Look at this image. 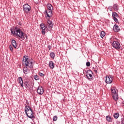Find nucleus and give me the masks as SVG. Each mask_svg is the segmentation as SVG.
Wrapping results in <instances>:
<instances>
[{
    "label": "nucleus",
    "instance_id": "1",
    "mask_svg": "<svg viewBox=\"0 0 124 124\" xmlns=\"http://www.w3.org/2000/svg\"><path fill=\"white\" fill-rule=\"evenodd\" d=\"M33 60L32 59H30L28 58H26V56H24L23 58L22 63L25 66L23 68V71L24 74H28L31 71L29 68L32 69L33 68ZM29 67V68H28Z\"/></svg>",
    "mask_w": 124,
    "mask_h": 124
},
{
    "label": "nucleus",
    "instance_id": "2",
    "mask_svg": "<svg viewBox=\"0 0 124 124\" xmlns=\"http://www.w3.org/2000/svg\"><path fill=\"white\" fill-rule=\"evenodd\" d=\"M40 27L41 28V30H42V33L43 34H45V32L47 31V30L48 31H50L53 27H54V24H53V22L49 20V18H48V20L47 21V23L45 24L44 23H42L40 25Z\"/></svg>",
    "mask_w": 124,
    "mask_h": 124
},
{
    "label": "nucleus",
    "instance_id": "3",
    "mask_svg": "<svg viewBox=\"0 0 124 124\" xmlns=\"http://www.w3.org/2000/svg\"><path fill=\"white\" fill-rule=\"evenodd\" d=\"M11 33L16 35V38L18 39L21 38L22 40H25V33L23 31L20 30V28L16 27L14 30H11Z\"/></svg>",
    "mask_w": 124,
    "mask_h": 124
},
{
    "label": "nucleus",
    "instance_id": "4",
    "mask_svg": "<svg viewBox=\"0 0 124 124\" xmlns=\"http://www.w3.org/2000/svg\"><path fill=\"white\" fill-rule=\"evenodd\" d=\"M26 103L25 105V112L26 116L29 119H35V116L33 115V112H32V109L30 106H29V102L26 100Z\"/></svg>",
    "mask_w": 124,
    "mask_h": 124
},
{
    "label": "nucleus",
    "instance_id": "5",
    "mask_svg": "<svg viewBox=\"0 0 124 124\" xmlns=\"http://www.w3.org/2000/svg\"><path fill=\"white\" fill-rule=\"evenodd\" d=\"M23 86H24L27 90H31V87H32V81L29 80L24 81Z\"/></svg>",
    "mask_w": 124,
    "mask_h": 124
},
{
    "label": "nucleus",
    "instance_id": "6",
    "mask_svg": "<svg viewBox=\"0 0 124 124\" xmlns=\"http://www.w3.org/2000/svg\"><path fill=\"white\" fill-rule=\"evenodd\" d=\"M31 6L28 3L25 4L23 6V10L24 13H26L27 14L30 13V11H31Z\"/></svg>",
    "mask_w": 124,
    "mask_h": 124
},
{
    "label": "nucleus",
    "instance_id": "7",
    "mask_svg": "<svg viewBox=\"0 0 124 124\" xmlns=\"http://www.w3.org/2000/svg\"><path fill=\"white\" fill-rule=\"evenodd\" d=\"M113 79L114 78L111 75L106 76L105 82L106 84H111L112 82H113Z\"/></svg>",
    "mask_w": 124,
    "mask_h": 124
},
{
    "label": "nucleus",
    "instance_id": "8",
    "mask_svg": "<svg viewBox=\"0 0 124 124\" xmlns=\"http://www.w3.org/2000/svg\"><path fill=\"white\" fill-rule=\"evenodd\" d=\"M52 11H50L49 10H45L44 12V14L46 16V19H48V18H49L50 19V17L53 16V14L52 13Z\"/></svg>",
    "mask_w": 124,
    "mask_h": 124
},
{
    "label": "nucleus",
    "instance_id": "9",
    "mask_svg": "<svg viewBox=\"0 0 124 124\" xmlns=\"http://www.w3.org/2000/svg\"><path fill=\"white\" fill-rule=\"evenodd\" d=\"M112 46L116 50H119L121 48V44L119 42L114 41L112 44Z\"/></svg>",
    "mask_w": 124,
    "mask_h": 124
},
{
    "label": "nucleus",
    "instance_id": "10",
    "mask_svg": "<svg viewBox=\"0 0 124 124\" xmlns=\"http://www.w3.org/2000/svg\"><path fill=\"white\" fill-rule=\"evenodd\" d=\"M93 71L91 70H88L86 72V76L89 80L92 79L93 78Z\"/></svg>",
    "mask_w": 124,
    "mask_h": 124
},
{
    "label": "nucleus",
    "instance_id": "11",
    "mask_svg": "<svg viewBox=\"0 0 124 124\" xmlns=\"http://www.w3.org/2000/svg\"><path fill=\"white\" fill-rule=\"evenodd\" d=\"M44 93V89L43 87L39 86L37 89V93L40 95H42V94Z\"/></svg>",
    "mask_w": 124,
    "mask_h": 124
},
{
    "label": "nucleus",
    "instance_id": "12",
    "mask_svg": "<svg viewBox=\"0 0 124 124\" xmlns=\"http://www.w3.org/2000/svg\"><path fill=\"white\" fill-rule=\"evenodd\" d=\"M17 82H18L22 88H24V81H23V78H22V77H19L18 78Z\"/></svg>",
    "mask_w": 124,
    "mask_h": 124
},
{
    "label": "nucleus",
    "instance_id": "13",
    "mask_svg": "<svg viewBox=\"0 0 124 124\" xmlns=\"http://www.w3.org/2000/svg\"><path fill=\"white\" fill-rule=\"evenodd\" d=\"M113 30L114 31L118 32V31H120V27L117 24H115L113 26Z\"/></svg>",
    "mask_w": 124,
    "mask_h": 124
},
{
    "label": "nucleus",
    "instance_id": "14",
    "mask_svg": "<svg viewBox=\"0 0 124 124\" xmlns=\"http://www.w3.org/2000/svg\"><path fill=\"white\" fill-rule=\"evenodd\" d=\"M11 42L13 47H14L15 49H17V42H16V41H15L14 39H12L11 41Z\"/></svg>",
    "mask_w": 124,
    "mask_h": 124
},
{
    "label": "nucleus",
    "instance_id": "15",
    "mask_svg": "<svg viewBox=\"0 0 124 124\" xmlns=\"http://www.w3.org/2000/svg\"><path fill=\"white\" fill-rule=\"evenodd\" d=\"M111 93L112 95L117 94V93H118V90H117V89L115 88H112L111 89Z\"/></svg>",
    "mask_w": 124,
    "mask_h": 124
},
{
    "label": "nucleus",
    "instance_id": "16",
    "mask_svg": "<svg viewBox=\"0 0 124 124\" xmlns=\"http://www.w3.org/2000/svg\"><path fill=\"white\" fill-rule=\"evenodd\" d=\"M46 6H47V10H50V11H52V10L54 9L52 4H51L50 3L47 4Z\"/></svg>",
    "mask_w": 124,
    "mask_h": 124
},
{
    "label": "nucleus",
    "instance_id": "17",
    "mask_svg": "<svg viewBox=\"0 0 124 124\" xmlns=\"http://www.w3.org/2000/svg\"><path fill=\"white\" fill-rule=\"evenodd\" d=\"M49 67L53 69V68H55V63H54V62L53 61H50L49 62Z\"/></svg>",
    "mask_w": 124,
    "mask_h": 124
},
{
    "label": "nucleus",
    "instance_id": "18",
    "mask_svg": "<svg viewBox=\"0 0 124 124\" xmlns=\"http://www.w3.org/2000/svg\"><path fill=\"white\" fill-rule=\"evenodd\" d=\"M112 7H113V9H114V10L115 11H118V10H119V6L117 4H114L113 5Z\"/></svg>",
    "mask_w": 124,
    "mask_h": 124
},
{
    "label": "nucleus",
    "instance_id": "19",
    "mask_svg": "<svg viewBox=\"0 0 124 124\" xmlns=\"http://www.w3.org/2000/svg\"><path fill=\"white\" fill-rule=\"evenodd\" d=\"M106 119L107 122H109V123H111V122H112V117H111L110 115L107 116Z\"/></svg>",
    "mask_w": 124,
    "mask_h": 124
},
{
    "label": "nucleus",
    "instance_id": "20",
    "mask_svg": "<svg viewBox=\"0 0 124 124\" xmlns=\"http://www.w3.org/2000/svg\"><path fill=\"white\" fill-rule=\"evenodd\" d=\"M112 18H116L119 17V15H118V14H117V13L115 12L112 13Z\"/></svg>",
    "mask_w": 124,
    "mask_h": 124
},
{
    "label": "nucleus",
    "instance_id": "21",
    "mask_svg": "<svg viewBox=\"0 0 124 124\" xmlns=\"http://www.w3.org/2000/svg\"><path fill=\"white\" fill-rule=\"evenodd\" d=\"M112 97L114 99V100H115V101H117L118 100V94H114L112 95Z\"/></svg>",
    "mask_w": 124,
    "mask_h": 124
},
{
    "label": "nucleus",
    "instance_id": "22",
    "mask_svg": "<svg viewBox=\"0 0 124 124\" xmlns=\"http://www.w3.org/2000/svg\"><path fill=\"white\" fill-rule=\"evenodd\" d=\"M113 117L115 119H118L120 117V114L119 113H115L113 114Z\"/></svg>",
    "mask_w": 124,
    "mask_h": 124
},
{
    "label": "nucleus",
    "instance_id": "23",
    "mask_svg": "<svg viewBox=\"0 0 124 124\" xmlns=\"http://www.w3.org/2000/svg\"><path fill=\"white\" fill-rule=\"evenodd\" d=\"M101 38H103L105 36V32L104 31H102L100 34Z\"/></svg>",
    "mask_w": 124,
    "mask_h": 124
},
{
    "label": "nucleus",
    "instance_id": "24",
    "mask_svg": "<svg viewBox=\"0 0 124 124\" xmlns=\"http://www.w3.org/2000/svg\"><path fill=\"white\" fill-rule=\"evenodd\" d=\"M50 58L54 59L55 58L56 54H55V53L54 52H51L50 55H49Z\"/></svg>",
    "mask_w": 124,
    "mask_h": 124
},
{
    "label": "nucleus",
    "instance_id": "25",
    "mask_svg": "<svg viewBox=\"0 0 124 124\" xmlns=\"http://www.w3.org/2000/svg\"><path fill=\"white\" fill-rule=\"evenodd\" d=\"M93 71L95 72V73H97V70H98V67L95 66V67H93Z\"/></svg>",
    "mask_w": 124,
    "mask_h": 124
},
{
    "label": "nucleus",
    "instance_id": "26",
    "mask_svg": "<svg viewBox=\"0 0 124 124\" xmlns=\"http://www.w3.org/2000/svg\"><path fill=\"white\" fill-rule=\"evenodd\" d=\"M34 79L36 80V81H38V80H39V77H38V76L37 75H35L34 76Z\"/></svg>",
    "mask_w": 124,
    "mask_h": 124
},
{
    "label": "nucleus",
    "instance_id": "27",
    "mask_svg": "<svg viewBox=\"0 0 124 124\" xmlns=\"http://www.w3.org/2000/svg\"><path fill=\"white\" fill-rule=\"evenodd\" d=\"M57 120H58V117L57 116V115H55L53 118V121L54 122H56Z\"/></svg>",
    "mask_w": 124,
    "mask_h": 124
},
{
    "label": "nucleus",
    "instance_id": "28",
    "mask_svg": "<svg viewBox=\"0 0 124 124\" xmlns=\"http://www.w3.org/2000/svg\"><path fill=\"white\" fill-rule=\"evenodd\" d=\"M114 21L116 22V23H119V20H118V17H112Z\"/></svg>",
    "mask_w": 124,
    "mask_h": 124
},
{
    "label": "nucleus",
    "instance_id": "29",
    "mask_svg": "<svg viewBox=\"0 0 124 124\" xmlns=\"http://www.w3.org/2000/svg\"><path fill=\"white\" fill-rule=\"evenodd\" d=\"M38 74H39V76H40L41 77H44V76H45V75L44 74L42 73L41 72H39L38 73Z\"/></svg>",
    "mask_w": 124,
    "mask_h": 124
},
{
    "label": "nucleus",
    "instance_id": "30",
    "mask_svg": "<svg viewBox=\"0 0 124 124\" xmlns=\"http://www.w3.org/2000/svg\"><path fill=\"white\" fill-rule=\"evenodd\" d=\"M9 49H10L11 52H13V47H12V46L10 45V46H9Z\"/></svg>",
    "mask_w": 124,
    "mask_h": 124
},
{
    "label": "nucleus",
    "instance_id": "31",
    "mask_svg": "<svg viewBox=\"0 0 124 124\" xmlns=\"http://www.w3.org/2000/svg\"><path fill=\"white\" fill-rule=\"evenodd\" d=\"M108 9H109L110 11H112V10H113V6H109L108 7Z\"/></svg>",
    "mask_w": 124,
    "mask_h": 124
},
{
    "label": "nucleus",
    "instance_id": "32",
    "mask_svg": "<svg viewBox=\"0 0 124 124\" xmlns=\"http://www.w3.org/2000/svg\"><path fill=\"white\" fill-rule=\"evenodd\" d=\"M86 66H91V62H87L86 63Z\"/></svg>",
    "mask_w": 124,
    "mask_h": 124
},
{
    "label": "nucleus",
    "instance_id": "33",
    "mask_svg": "<svg viewBox=\"0 0 124 124\" xmlns=\"http://www.w3.org/2000/svg\"><path fill=\"white\" fill-rule=\"evenodd\" d=\"M121 124H124V117L121 119Z\"/></svg>",
    "mask_w": 124,
    "mask_h": 124
},
{
    "label": "nucleus",
    "instance_id": "34",
    "mask_svg": "<svg viewBox=\"0 0 124 124\" xmlns=\"http://www.w3.org/2000/svg\"><path fill=\"white\" fill-rule=\"evenodd\" d=\"M47 48H48V50H49V51H50V50H51V48H52V46H51V45H48V46H47Z\"/></svg>",
    "mask_w": 124,
    "mask_h": 124
},
{
    "label": "nucleus",
    "instance_id": "35",
    "mask_svg": "<svg viewBox=\"0 0 124 124\" xmlns=\"http://www.w3.org/2000/svg\"><path fill=\"white\" fill-rule=\"evenodd\" d=\"M25 36L26 39H28V35L27 34H25L24 37Z\"/></svg>",
    "mask_w": 124,
    "mask_h": 124
}]
</instances>
